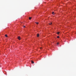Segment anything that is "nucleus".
<instances>
[{"mask_svg": "<svg viewBox=\"0 0 76 76\" xmlns=\"http://www.w3.org/2000/svg\"><path fill=\"white\" fill-rule=\"evenodd\" d=\"M60 34V32H57V34H58H58Z\"/></svg>", "mask_w": 76, "mask_h": 76, "instance_id": "7ed1b4c3", "label": "nucleus"}, {"mask_svg": "<svg viewBox=\"0 0 76 76\" xmlns=\"http://www.w3.org/2000/svg\"><path fill=\"white\" fill-rule=\"evenodd\" d=\"M31 63H32V64H34V62L32 61H31Z\"/></svg>", "mask_w": 76, "mask_h": 76, "instance_id": "f03ea898", "label": "nucleus"}, {"mask_svg": "<svg viewBox=\"0 0 76 76\" xmlns=\"http://www.w3.org/2000/svg\"><path fill=\"white\" fill-rule=\"evenodd\" d=\"M5 36L6 37H7V34H5Z\"/></svg>", "mask_w": 76, "mask_h": 76, "instance_id": "423d86ee", "label": "nucleus"}, {"mask_svg": "<svg viewBox=\"0 0 76 76\" xmlns=\"http://www.w3.org/2000/svg\"><path fill=\"white\" fill-rule=\"evenodd\" d=\"M36 23H37V25H38V24H39V23L38 22H35Z\"/></svg>", "mask_w": 76, "mask_h": 76, "instance_id": "0eeeda50", "label": "nucleus"}, {"mask_svg": "<svg viewBox=\"0 0 76 76\" xmlns=\"http://www.w3.org/2000/svg\"><path fill=\"white\" fill-rule=\"evenodd\" d=\"M18 39H19V40H20V37L19 36L18 37Z\"/></svg>", "mask_w": 76, "mask_h": 76, "instance_id": "f257e3e1", "label": "nucleus"}, {"mask_svg": "<svg viewBox=\"0 0 76 76\" xmlns=\"http://www.w3.org/2000/svg\"><path fill=\"white\" fill-rule=\"evenodd\" d=\"M39 34H38L37 35V37H39Z\"/></svg>", "mask_w": 76, "mask_h": 76, "instance_id": "6e6552de", "label": "nucleus"}, {"mask_svg": "<svg viewBox=\"0 0 76 76\" xmlns=\"http://www.w3.org/2000/svg\"><path fill=\"white\" fill-rule=\"evenodd\" d=\"M57 37L58 38H60V37L57 36Z\"/></svg>", "mask_w": 76, "mask_h": 76, "instance_id": "9b49d317", "label": "nucleus"}, {"mask_svg": "<svg viewBox=\"0 0 76 76\" xmlns=\"http://www.w3.org/2000/svg\"><path fill=\"white\" fill-rule=\"evenodd\" d=\"M31 19H32V18H31V17H29V20H31Z\"/></svg>", "mask_w": 76, "mask_h": 76, "instance_id": "39448f33", "label": "nucleus"}, {"mask_svg": "<svg viewBox=\"0 0 76 76\" xmlns=\"http://www.w3.org/2000/svg\"><path fill=\"white\" fill-rule=\"evenodd\" d=\"M51 24H52V23H49V25H51Z\"/></svg>", "mask_w": 76, "mask_h": 76, "instance_id": "1a4fd4ad", "label": "nucleus"}, {"mask_svg": "<svg viewBox=\"0 0 76 76\" xmlns=\"http://www.w3.org/2000/svg\"><path fill=\"white\" fill-rule=\"evenodd\" d=\"M40 48L41 50L42 49V47H40Z\"/></svg>", "mask_w": 76, "mask_h": 76, "instance_id": "9d476101", "label": "nucleus"}, {"mask_svg": "<svg viewBox=\"0 0 76 76\" xmlns=\"http://www.w3.org/2000/svg\"><path fill=\"white\" fill-rule=\"evenodd\" d=\"M23 27H24V28H25V26H23Z\"/></svg>", "mask_w": 76, "mask_h": 76, "instance_id": "f8f14e48", "label": "nucleus"}, {"mask_svg": "<svg viewBox=\"0 0 76 76\" xmlns=\"http://www.w3.org/2000/svg\"><path fill=\"white\" fill-rule=\"evenodd\" d=\"M57 45H58V43H57Z\"/></svg>", "mask_w": 76, "mask_h": 76, "instance_id": "ddd939ff", "label": "nucleus"}, {"mask_svg": "<svg viewBox=\"0 0 76 76\" xmlns=\"http://www.w3.org/2000/svg\"><path fill=\"white\" fill-rule=\"evenodd\" d=\"M54 12H52V14H53V15H55V14H54Z\"/></svg>", "mask_w": 76, "mask_h": 76, "instance_id": "20e7f679", "label": "nucleus"}]
</instances>
